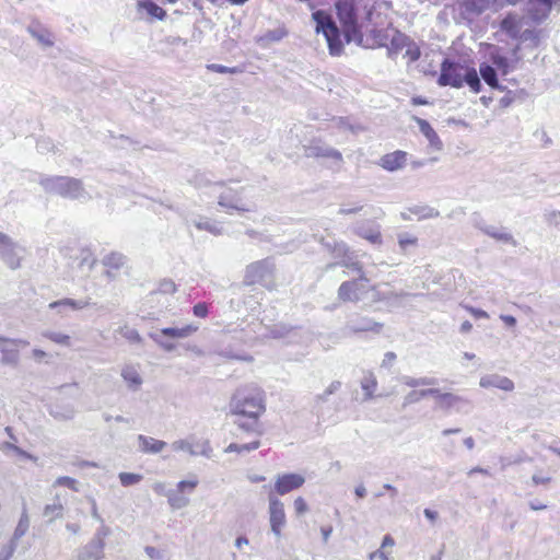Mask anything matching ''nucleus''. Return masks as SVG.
<instances>
[{"label": "nucleus", "instance_id": "37", "mask_svg": "<svg viewBox=\"0 0 560 560\" xmlns=\"http://www.w3.org/2000/svg\"><path fill=\"white\" fill-rule=\"evenodd\" d=\"M466 83L474 93H479L481 91V82L480 77L477 73V70L475 68H466L464 77H463V84Z\"/></svg>", "mask_w": 560, "mask_h": 560}, {"label": "nucleus", "instance_id": "40", "mask_svg": "<svg viewBox=\"0 0 560 560\" xmlns=\"http://www.w3.org/2000/svg\"><path fill=\"white\" fill-rule=\"evenodd\" d=\"M121 376L125 380V382L128 384L130 388L133 390L138 389L139 386L142 384V378L137 372V370L132 366H126L121 371Z\"/></svg>", "mask_w": 560, "mask_h": 560}, {"label": "nucleus", "instance_id": "47", "mask_svg": "<svg viewBox=\"0 0 560 560\" xmlns=\"http://www.w3.org/2000/svg\"><path fill=\"white\" fill-rule=\"evenodd\" d=\"M28 33L45 47H51L54 45V40L47 31H37L33 27H28Z\"/></svg>", "mask_w": 560, "mask_h": 560}, {"label": "nucleus", "instance_id": "1", "mask_svg": "<svg viewBox=\"0 0 560 560\" xmlns=\"http://www.w3.org/2000/svg\"><path fill=\"white\" fill-rule=\"evenodd\" d=\"M337 261L329 264L328 268L345 267L349 271L358 272L357 279L343 281L338 289V300L341 302L359 303L370 299V304L381 301L380 292L369 285V280L362 273L361 262L345 247H332Z\"/></svg>", "mask_w": 560, "mask_h": 560}, {"label": "nucleus", "instance_id": "19", "mask_svg": "<svg viewBox=\"0 0 560 560\" xmlns=\"http://www.w3.org/2000/svg\"><path fill=\"white\" fill-rule=\"evenodd\" d=\"M90 305V299L86 300H73V299H61L49 303L50 310H56L58 314L66 315L68 311H80Z\"/></svg>", "mask_w": 560, "mask_h": 560}, {"label": "nucleus", "instance_id": "4", "mask_svg": "<svg viewBox=\"0 0 560 560\" xmlns=\"http://www.w3.org/2000/svg\"><path fill=\"white\" fill-rule=\"evenodd\" d=\"M316 23V33H322L327 42L329 54L334 57L340 56L343 51L341 33L332 16L324 10H317L312 14Z\"/></svg>", "mask_w": 560, "mask_h": 560}, {"label": "nucleus", "instance_id": "27", "mask_svg": "<svg viewBox=\"0 0 560 560\" xmlns=\"http://www.w3.org/2000/svg\"><path fill=\"white\" fill-rule=\"evenodd\" d=\"M126 264V257L118 253L112 252L103 258V265L107 268L105 275L108 279H114L115 275L113 270H118Z\"/></svg>", "mask_w": 560, "mask_h": 560}, {"label": "nucleus", "instance_id": "17", "mask_svg": "<svg viewBox=\"0 0 560 560\" xmlns=\"http://www.w3.org/2000/svg\"><path fill=\"white\" fill-rule=\"evenodd\" d=\"M479 385L483 388L494 387L504 392H512L515 387L511 378L499 374L483 375L479 381Z\"/></svg>", "mask_w": 560, "mask_h": 560}, {"label": "nucleus", "instance_id": "50", "mask_svg": "<svg viewBox=\"0 0 560 560\" xmlns=\"http://www.w3.org/2000/svg\"><path fill=\"white\" fill-rule=\"evenodd\" d=\"M142 479L141 475L132 472H120L119 480L124 487H129L138 483Z\"/></svg>", "mask_w": 560, "mask_h": 560}, {"label": "nucleus", "instance_id": "33", "mask_svg": "<svg viewBox=\"0 0 560 560\" xmlns=\"http://www.w3.org/2000/svg\"><path fill=\"white\" fill-rule=\"evenodd\" d=\"M138 8L140 10H144L148 13V15L161 21L164 20L166 16L165 10H163L152 0H139Z\"/></svg>", "mask_w": 560, "mask_h": 560}, {"label": "nucleus", "instance_id": "2", "mask_svg": "<svg viewBox=\"0 0 560 560\" xmlns=\"http://www.w3.org/2000/svg\"><path fill=\"white\" fill-rule=\"evenodd\" d=\"M232 413L245 418L236 421L240 429L254 431L259 416L265 411L264 392L258 387L238 388L230 402Z\"/></svg>", "mask_w": 560, "mask_h": 560}, {"label": "nucleus", "instance_id": "64", "mask_svg": "<svg viewBox=\"0 0 560 560\" xmlns=\"http://www.w3.org/2000/svg\"><path fill=\"white\" fill-rule=\"evenodd\" d=\"M194 315L197 317H206L208 314V306L205 303H198L192 308Z\"/></svg>", "mask_w": 560, "mask_h": 560}, {"label": "nucleus", "instance_id": "61", "mask_svg": "<svg viewBox=\"0 0 560 560\" xmlns=\"http://www.w3.org/2000/svg\"><path fill=\"white\" fill-rule=\"evenodd\" d=\"M175 283L171 280H164L160 283L159 292L168 294L175 292Z\"/></svg>", "mask_w": 560, "mask_h": 560}, {"label": "nucleus", "instance_id": "46", "mask_svg": "<svg viewBox=\"0 0 560 560\" xmlns=\"http://www.w3.org/2000/svg\"><path fill=\"white\" fill-rule=\"evenodd\" d=\"M117 332H119L124 338H126L128 341L132 343H140L142 341V338L139 335L138 330L129 327L128 325L119 327L117 329Z\"/></svg>", "mask_w": 560, "mask_h": 560}, {"label": "nucleus", "instance_id": "9", "mask_svg": "<svg viewBox=\"0 0 560 560\" xmlns=\"http://www.w3.org/2000/svg\"><path fill=\"white\" fill-rule=\"evenodd\" d=\"M172 448L176 452H188L191 456L202 455L207 458L212 456V447L208 440H197L195 438L177 440L172 443Z\"/></svg>", "mask_w": 560, "mask_h": 560}, {"label": "nucleus", "instance_id": "18", "mask_svg": "<svg viewBox=\"0 0 560 560\" xmlns=\"http://www.w3.org/2000/svg\"><path fill=\"white\" fill-rule=\"evenodd\" d=\"M353 230L357 235L372 244L381 242L380 226L375 222H358Z\"/></svg>", "mask_w": 560, "mask_h": 560}, {"label": "nucleus", "instance_id": "30", "mask_svg": "<svg viewBox=\"0 0 560 560\" xmlns=\"http://www.w3.org/2000/svg\"><path fill=\"white\" fill-rule=\"evenodd\" d=\"M75 409L72 405H55L50 408L49 413L56 420L68 421L74 418Z\"/></svg>", "mask_w": 560, "mask_h": 560}, {"label": "nucleus", "instance_id": "26", "mask_svg": "<svg viewBox=\"0 0 560 560\" xmlns=\"http://www.w3.org/2000/svg\"><path fill=\"white\" fill-rule=\"evenodd\" d=\"M479 73L481 79L491 88L499 91H504L505 88L499 83L497 69L487 63L482 62L479 66Z\"/></svg>", "mask_w": 560, "mask_h": 560}, {"label": "nucleus", "instance_id": "60", "mask_svg": "<svg viewBox=\"0 0 560 560\" xmlns=\"http://www.w3.org/2000/svg\"><path fill=\"white\" fill-rule=\"evenodd\" d=\"M208 69L218 73H235L236 68H229L218 63H211L208 66Z\"/></svg>", "mask_w": 560, "mask_h": 560}, {"label": "nucleus", "instance_id": "48", "mask_svg": "<svg viewBox=\"0 0 560 560\" xmlns=\"http://www.w3.org/2000/svg\"><path fill=\"white\" fill-rule=\"evenodd\" d=\"M150 338L154 340L161 348H163L165 351L171 352L175 349V343L165 340L164 336L161 334L160 330L153 331L149 334Z\"/></svg>", "mask_w": 560, "mask_h": 560}, {"label": "nucleus", "instance_id": "34", "mask_svg": "<svg viewBox=\"0 0 560 560\" xmlns=\"http://www.w3.org/2000/svg\"><path fill=\"white\" fill-rule=\"evenodd\" d=\"M0 259L11 269L20 267L21 255H19L14 247H0Z\"/></svg>", "mask_w": 560, "mask_h": 560}, {"label": "nucleus", "instance_id": "42", "mask_svg": "<svg viewBox=\"0 0 560 560\" xmlns=\"http://www.w3.org/2000/svg\"><path fill=\"white\" fill-rule=\"evenodd\" d=\"M439 394L438 388H429V389H420V390H411L404 398V406L412 405L420 401L422 398L427 396H433Z\"/></svg>", "mask_w": 560, "mask_h": 560}, {"label": "nucleus", "instance_id": "13", "mask_svg": "<svg viewBox=\"0 0 560 560\" xmlns=\"http://www.w3.org/2000/svg\"><path fill=\"white\" fill-rule=\"evenodd\" d=\"M305 482V478L300 474L278 475L275 482V492L284 495L295 489L301 488Z\"/></svg>", "mask_w": 560, "mask_h": 560}, {"label": "nucleus", "instance_id": "56", "mask_svg": "<svg viewBox=\"0 0 560 560\" xmlns=\"http://www.w3.org/2000/svg\"><path fill=\"white\" fill-rule=\"evenodd\" d=\"M198 485V480L197 479H192V480H182L177 483V489L179 492H185L186 490L188 492H192L194 489L197 487Z\"/></svg>", "mask_w": 560, "mask_h": 560}, {"label": "nucleus", "instance_id": "3", "mask_svg": "<svg viewBox=\"0 0 560 560\" xmlns=\"http://www.w3.org/2000/svg\"><path fill=\"white\" fill-rule=\"evenodd\" d=\"M39 185L48 194H55L71 200H89L91 196L86 192L80 179L68 176L42 175Z\"/></svg>", "mask_w": 560, "mask_h": 560}, {"label": "nucleus", "instance_id": "15", "mask_svg": "<svg viewBox=\"0 0 560 560\" xmlns=\"http://www.w3.org/2000/svg\"><path fill=\"white\" fill-rule=\"evenodd\" d=\"M304 154L307 158H327L338 162L342 161V154L338 150L320 143L305 147Z\"/></svg>", "mask_w": 560, "mask_h": 560}, {"label": "nucleus", "instance_id": "39", "mask_svg": "<svg viewBox=\"0 0 560 560\" xmlns=\"http://www.w3.org/2000/svg\"><path fill=\"white\" fill-rule=\"evenodd\" d=\"M490 60L495 69H498L502 75H508L511 71L514 70V66L511 65L509 59L499 54L492 52L490 55Z\"/></svg>", "mask_w": 560, "mask_h": 560}, {"label": "nucleus", "instance_id": "53", "mask_svg": "<svg viewBox=\"0 0 560 560\" xmlns=\"http://www.w3.org/2000/svg\"><path fill=\"white\" fill-rule=\"evenodd\" d=\"M54 486H63L73 491H79L78 481L71 477H59L55 481Z\"/></svg>", "mask_w": 560, "mask_h": 560}, {"label": "nucleus", "instance_id": "51", "mask_svg": "<svg viewBox=\"0 0 560 560\" xmlns=\"http://www.w3.org/2000/svg\"><path fill=\"white\" fill-rule=\"evenodd\" d=\"M545 222L560 230V211H548L544 214Z\"/></svg>", "mask_w": 560, "mask_h": 560}, {"label": "nucleus", "instance_id": "31", "mask_svg": "<svg viewBox=\"0 0 560 560\" xmlns=\"http://www.w3.org/2000/svg\"><path fill=\"white\" fill-rule=\"evenodd\" d=\"M481 230L489 236H491L495 242L502 243H513L515 241L511 233L506 231L504 228H495V226H486L481 228Z\"/></svg>", "mask_w": 560, "mask_h": 560}, {"label": "nucleus", "instance_id": "49", "mask_svg": "<svg viewBox=\"0 0 560 560\" xmlns=\"http://www.w3.org/2000/svg\"><path fill=\"white\" fill-rule=\"evenodd\" d=\"M43 336L58 345L69 346L70 343V337L62 332L45 331Z\"/></svg>", "mask_w": 560, "mask_h": 560}, {"label": "nucleus", "instance_id": "43", "mask_svg": "<svg viewBox=\"0 0 560 560\" xmlns=\"http://www.w3.org/2000/svg\"><path fill=\"white\" fill-rule=\"evenodd\" d=\"M377 386L376 377L373 373H368L361 381V388L364 392V400H371Z\"/></svg>", "mask_w": 560, "mask_h": 560}, {"label": "nucleus", "instance_id": "35", "mask_svg": "<svg viewBox=\"0 0 560 560\" xmlns=\"http://www.w3.org/2000/svg\"><path fill=\"white\" fill-rule=\"evenodd\" d=\"M408 212L416 215L419 220L438 218L440 215V212L436 209L427 205L412 206L408 208Z\"/></svg>", "mask_w": 560, "mask_h": 560}, {"label": "nucleus", "instance_id": "57", "mask_svg": "<svg viewBox=\"0 0 560 560\" xmlns=\"http://www.w3.org/2000/svg\"><path fill=\"white\" fill-rule=\"evenodd\" d=\"M410 38L406 35H402V34H398L397 36H395L393 39H392V45L394 47H396L397 49L399 48H402V47H407L408 44L410 43Z\"/></svg>", "mask_w": 560, "mask_h": 560}, {"label": "nucleus", "instance_id": "62", "mask_svg": "<svg viewBox=\"0 0 560 560\" xmlns=\"http://www.w3.org/2000/svg\"><path fill=\"white\" fill-rule=\"evenodd\" d=\"M0 450L1 451H7V450H11L13 452H15L18 455L20 456H26V452L23 451L22 448H20L19 446H16L15 444L11 443V442H3L1 445H0Z\"/></svg>", "mask_w": 560, "mask_h": 560}, {"label": "nucleus", "instance_id": "41", "mask_svg": "<svg viewBox=\"0 0 560 560\" xmlns=\"http://www.w3.org/2000/svg\"><path fill=\"white\" fill-rule=\"evenodd\" d=\"M28 527H30V518L27 515V511L24 508L10 542H15L18 545L19 539L22 538L26 534V532L28 530Z\"/></svg>", "mask_w": 560, "mask_h": 560}, {"label": "nucleus", "instance_id": "5", "mask_svg": "<svg viewBox=\"0 0 560 560\" xmlns=\"http://www.w3.org/2000/svg\"><path fill=\"white\" fill-rule=\"evenodd\" d=\"M335 7L337 16L343 28L346 42H355L360 45L363 40V36L358 24L355 0H338Z\"/></svg>", "mask_w": 560, "mask_h": 560}, {"label": "nucleus", "instance_id": "54", "mask_svg": "<svg viewBox=\"0 0 560 560\" xmlns=\"http://www.w3.org/2000/svg\"><path fill=\"white\" fill-rule=\"evenodd\" d=\"M363 208L364 207L361 205H354V206L341 205V207L338 210V213L342 214V215L355 214V213H359L360 211H362Z\"/></svg>", "mask_w": 560, "mask_h": 560}, {"label": "nucleus", "instance_id": "38", "mask_svg": "<svg viewBox=\"0 0 560 560\" xmlns=\"http://www.w3.org/2000/svg\"><path fill=\"white\" fill-rule=\"evenodd\" d=\"M544 37V32L542 30H529V28H526L524 30L518 39L522 42V43H529V46L533 47V48H536L539 46L540 44V40L541 38Z\"/></svg>", "mask_w": 560, "mask_h": 560}, {"label": "nucleus", "instance_id": "12", "mask_svg": "<svg viewBox=\"0 0 560 560\" xmlns=\"http://www.w3.org/2000/svg\"><path fill=\"white\" fill-rule=\"evenodd\" d=\"M28 342L23 339H10L0 336V351L2 353L1 362L3 364L15 365L19 361V346H27Z\"/></svg>", "mask_w": 560, "mask_h": 560}, {"label": "nucleus", "instance_id": "36", "mask_svg": "<svg viewBox=\"0 0 560 560\" xmlns=\"http://www.w3.org/2000/svg\"><path fill=\"white\" fill-rule=\"evenodd\" d=\"M190 223L195 225L198 230H205L214 235L220 234L222 232V226L220 225V223L217 221H212L208 218L200 217L198 219L191 220Z\"/></svg>", "mask_w": 560, "mask_h": 560}, {"label": "nucleus", "instance_id": "29", "mask_svg": "<svg viewBox=\"0 0 560 560\" xmlns=\"http://www.w3.org/2000/svg\"><path fill=\"white\" fill-rule=\"evenodd\" d=\"M298 335L295 328L288 326L285 324H276L268 329V337L273 339H285L289 338L290 342L292 341V337Z\"/></svg>", "mask_w": 560, "mask_h": 560}, {"label": "nucleus", "instance_id": "52", "mask_svg": "<svg viewBox=\"0 0 560 560\" xmlns=\"http://www.w3.org/2000/svg\"><path fill=\"white\" fill-rule=\"evenodd\" d=\"M406 56L410 59L411 62H415L420 58L421 51L419 46L415 42L410 40V43L408 44L406 49Z\"/></svg>", "mask_w": 560, "mask_h": 560}, {"label": "nucleus", "instance_id": "22", "mask_svg": "<svg viewBox=\"0 0 560 560\" xmlns=\"http://www.w3.org/2000/svg\"><path fill=\"white\" fill-rule=\"evenodd\" d=\"M523 26V19H520L516 14L509 13L501 22L500 28L509 37L513 39H518Z\"/></svg>", "mask_w": 560, "mask_h": 560}, {"label": "nucleus", "instance_id": "45", "mask_svg": "<svg viewBox=\"0 0 560 560\" xmlns=\"http://www.w3.org/2000/svg\"><path fill=\"white\" fill-rule=\"evenodd\" d=\"M63 506L61 503L47 504L44 509L43 515L47 517L48 522H52L62 516Z\"/></svg>", "mask_w": 560, "mask_h": 560}, {"label": "nucleus", "instance_id": "20", "mask_svg": "<svg viewBox=\"0 0 560 560\" xmlns=\"http://www.w3.org/2000/svg\"><path fill=\"white\" fill-rule=\"evenodd\" d=\"M406 162L407 152L397 150L383 155L380 160V165L388 172H395L401 170L406 165Z\"/></svg>", "mask_w": 560, "mask_h": 560}, {"label": "nucleus", "instance_id": "23", "mask_svg": "<svg viewBox=\"0 0 560 560\" xmlns=\"http://www.w3.org/2000/svg\"><path fill=\"white\" fill-rule=\"evenodd\" d=\"M105 542L91 540L78 551V560H101L104 556Z\"/></svg>", "mask_w": 560, "mask_h": 560}, {"label": "nucleus", "instance_id": "25", "mask_svg": "<svg viewBox=\"0 0 560 560\" xmlns=\"http://www.w3.org/2000/svg\"><path fill=\"white\" fill-rule=\"evenodd\" d=\"M139 451L142 453L158 454L166 447V442L151 436L138 435Z\"/></svg>", "mask_w": 560, "mask_h": 560}, {"label": "nucleus", "instance_id": "32", "mask_svg": "<svg viewBox=\"0 0 560 560\" xmlns=\"http://www.w3.org/2000/svg\"><path fill=\"white\" fill-rule=\"evenodd\" d=\"M481 230L489 236H491L495 242L502 243H513L515 241L511 233L506 231L504 228H495V226H486L481 228Z\"/></svg>", "mask_w": 560, "mask_h": 560}, {"label": "nucleus", "instance_id": "59", "mask_svg": "<svg viewBox=\"0 0 560 560\" xmlns=\"http://www.w3.org/2000/svg\"><path fill=\"white\" fill-rule=\"evenodd\" d=\"M16 549L15 542H9L0 552V560H9Z\"/></svg>", "mask_w": 560, "mask_h": 560}, {"label": "nucleus", "instance_id": "11", "mask_svg": "<svg viewBox=\"0 0 560 560\" xmlns=\"http://www.w3.org/2000/svg\"><path fill=\"white\" fill-rule=\"evenodd\" d=\"M560 5V0H529L527 2V14L535 23L545 21L553 7Z\"/></svg>", "mask_w": 560, "mask_h": 560}, {"label": "nucleus", "instance_id": "7", "mask_svg": "<svg viewBox=\"0 0 560 560\" xmlns=\"http://www.w3.org/2000/svg\"><path fill=\"white\" fill-rule=\"evenodd\" d=\"M383 326L384 325L382 323L375 322L372 317L354 314L350 316L342 328V334L346 337L362 332L380 334L383 329Z\"/></svg>", "mask_w": 560, "mask_h": 560}, {"label": "nucleus", "instance_id": "16", "mask_svg": "<svg viewBox=\"0 0 560 560\" xmlns=\"http://www.w3.org/2000/svg\"><path fill=\"white\" fill-rule=\"evenodd\" d=\"M498 0H463V12L470 16H478L490 9H495Z\"/></svg>", "mask_w": 560, "mask_h": 560}, {"label": "nucleus", "instance_id": "58", "mask_svg": "<svg viewBox=\"0 0 560 560\" xmlns=\"http://www.w3.org/2000/svg\"><path fill=\"white\" fill-rule=\"evenodd\" d=\"M144 550L149 558L152 560H166L164 557V552L154 547L148 546L145 547Z\"/></svg>", "mask_w": 560, "mask_h": 560}, {"label": "nucleus", "instance_id": "8", "mask_svg": "<svg viewBox=\"0 0 560 560\" xmlns=\"http://www.w3.org/2000/svg\"><path fill=\"white\" fill-rule=\"evenodd\" d=\"M467 67L448 58L441 63V73L438 79L440 86H452L459 89L463 86V77Z\"/></svg>", "mask_w": 560, "mask_h": 560}, {"label": "nucleus", "instance_id": "44", "mask_svg": "<svg viewBox=\"0 0 560 560\" xmlns=\"http://www.w3.org/2000/svg\"><path fill=\"white\" fill-rule=\"evenodd\" d=\"M178 489L176 491L171 490L167 492L168 504L173 510H179L189 504V499L182 494Z\"/></svg>", "mask_w": 560, "mask_h": 560}, {"label": "nucleus", "instance_id": "28", "mask_svg": "<svg viewBox=\"0 0 560 560\" xmlns=\"http://www.w3.org/2000/svg\"><path fill=\"white\" fill-rule=\"evenodd\" d=\"M198 326L195 325H185L183 327H166L160 329L161 334L164 337L171 339H184L191 336L195 331H197Z\"/></svg>", "mask_w": 560, "mask_h": 560}, {"label": "nucleus", "instance_id": "10", "mask_svg": "<svg viewBox=\"0 0 560 560\" xmlns=\"http://www.w3.org/2000/svg\"><path fill=\"white\" fill-rule=\"evenodd\" d=\"M268 501L270 528L275 536L279 538L287 523L284 504L272 492L269 493Z\"/></svg>", "mask_w": 560, "mask_h": 560}, {"label": "nucleus", "instance_id": "63", "mask_svg": "<svg viewBox=\"0 0 560 560\" xmlns=\"http://www.w3.org/2000/svg\"><path fill=\"white\" fill-rule=\"evenodd\" d=\"M307 504L302 497H298L294 500V510L298 515L304 514L307 511Z\"/></svg>", "mask_w": 560, "mask_h": 560}, {"label": "nucleus", "instance_id": "6", "mask_svg": "<svg viewBox=\"0 0 560 560\" xmlns=\"http://www.w3.org/2000/svg\"><path fill=\"white\" fill-rule=\"evenodd\" d=\"M273 271L275 264L271 259L255 261L246 267L244 283L246 285L260 283L268 290H272L276 287Z\"/></svg>", "mask_w": 560, "mask_h": 560}, {"label": "nucleus", "instance_id": "55", "mask_svg": "<svg viewBox=\"0 0 560 560\" xmlns=\"http://www.w3.org/2000/svg\"><path fill=\"white\" fill-rule=\"evenodd\" d=\"M284 36H287V31L284 28H277V30L267 32V34L265 35V38L269 42H279Z\"/></svg>", "mask_w": 560, "mask_h": 560}, {"label": "nucleus", "instance_id": "21", "mask_svg": "<svg viewBox=\"0 0 560 560\" xmlns=\"http://www.w3.org/2000/svg\"><path fill=\"white\" fill-rule=\"evenodd\" d=\"M412 120L417 122L420 132L427 138L429 145L435 151H441L443 143L432 126L425 119L417 116H412Z\"/></svg>", "mask_w": 560, "mask_h": 560}, {"label": "nucleus", "instance_id": "14", "mask_svg": "<svg viewBox=\"0 0 560 560\" xmlns=\"http://www.w3.org/2000/svg\"><path fill=\"white\" fill-rule=\"evenodd\" d=\"M436 398V407L451 411L452 409L456 411H465V408L469 406V401L458 395H454L452 393H441L433 395Z\"/></svg>", "mask_w": 560, "mask_h": 560}, {"label": "nucleus", "instance_id": "24", "mask_svg": "<svg viewBox=\"0 0 560 560\" xmlns=\"http://www.w3.org/2000/svg\"><path fill=\"white\" fill-rule=\"evenodd\" d=\"M219 206L225 209H234L241 212L248 211V208L241 205V198L232 189H225L219 195Z\"/></svg>", "mask_w": 560, "mask_h": 560}]
</instances>
